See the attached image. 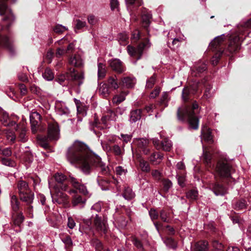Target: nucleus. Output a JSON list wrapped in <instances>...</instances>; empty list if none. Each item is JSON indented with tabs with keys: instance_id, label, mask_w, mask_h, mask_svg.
I'll list each match as a JSON object with an SVG mask.
<instances>
[{
	"instance_id": "473e14b6",
	"label": "nucleus",
	"mask_w": 251,
	"mask_h": 251,
	"mask_svg": "<svg viewBox=\"0 0 251 251\" xmlns=\"http://www.w3.org/2000/svg\"><path fill=\"white\" fill-rule=\"evenodd\" d=\"M208 242L205 241H201L195 244L196 251H206L208 249Z\"/></svg>"
},
{
	"instance_id": "603ef678",
	"label": "nucleus",
	"mask_w": 251,
	"mask_h": 251,
	"mask_svg": "<svg viewBox=\"0 0 251 251\" xmlns=\"http://www.w3.org/2000/svg\"><path fill=\"white\" fill-rule=\"evenodd\" d=\"M191 92V89L188 87H185L182 92V98L184 101L189 99L188 96Z\"/></svg>"
},
{
	"instance_id": "f704fd0d",
	"label": "nucleus",
	"mask_w": 251,
	"mask_h": 251,
	"mask_svg": "<svg viewBox=\"0 0 251 251\" xmlns=\"http://www.w3.org/2000/svg\"><path fill=\"white\" fill-rule=\"evenodd\" d=\"M9 115L5 111H3L2 112V119L1 121L2 122V124L5 126H12L16 125V122L14 121H11L8 124H7V122H8L9 120Z\"/></svg>"
},
{
	"instance_id": "7c9ffc66",
	"label": "nucleus",
	"mask_w": 251,
	"mask_h": 251,
	"mask_svg": "<svg viewBox=\"0 0 251 251\" xmlns=\"http://www.w3.org/2000/svg\"><path fill=\"white\" fill-rule=\"evenodd\" d=\"M117 118V114L113 111L109 110L107 112L105 115L102 117L101 119V123H105V119L106 118H108V120L114 122L116 120Z\"/></svg>"
},
{
	"instance_id": "f257e3e1",
	"label": "nucleus",
	"mask_w": 251,
	"mask_h": 251,
	"mask_svg": "<svg viewBox=\"0 0 251 251\" xmlns=\"http://www.w3.org/2000/svg\"><path fill=\"white\" fill-rule=\"evenodd\" d=\"M67 157L72 164L79 166L82 171L90 173L93 166L99 168L103 173L107 172L108 167L98 155L91 152L82 142L75 141L68 149Z\"/></svg>"
},
{
	"instance_id": "5fc2aeb1",
	"label": "nucleus",
	"mask_w": 251,
	"mask_h": 251,
	"mask_svg": "<svg viewBox=\"0 0 251 251\" xmlns=\"http://www.w3.org/2000/svg\"><path fill=\"white\" fill-rule=\"evenodd\" d=\"M110 4L111 9L112 11H119V3L118 0H110Z\"/></svg>"
},
{
	"instance_id": "2f4dec72",
	"label": "nucleus",
	"mask_w": 251,
	"mask_h": 251,
	"mask_svg": "<svg viewBox=\"0 0 251 251\" xmlns=\"http://www.w3.org/2000/svg\"><path fill=\"white\" fill-rule=\"evenodd\" d=\"M99 92L100 94L104 98L107 97L110 94L109 88L105 83L100 84Z\"/></svg>"
},
{
	"instance_id": "052dcab7",
	"label": "nucleus",
	"mask_w": 251,
	"mask_h": 251,
	"mask_svg": "<svg viewBox=\"0 0 251 251\" xmlns=\"http://www.w3.org/2000/svg\"><path fill=\"white\" fill-rule=\"evenodd\" d=\"M156 77L155 75L151 76L149 79L147 80L146 87L150 89L153 87L155 82Z\"/></svg>"
},
{
	"instance_id": "6e6d98bb",
	"label": "nucleus",
	"mask_w": 251,
	"mask_h": 251,
	"mask_svg": "<svg viewBox=\"0 0 251 251\" xmlns=\"http://www.w3.org/2000/svg\"><path fill=\"white\" fill-rule=\"evenodd\" d=\"M67 53V50H66L65 48L59 47L56 49L55 56L56 57L59 58Z\"/></svg>"
},
{
	"instance_id": "f3484780",
	"label": "nucleus",
	"mask_w": 251,
	"mask_h": 251,
	"mask_svg": "<svg viewBox=\"0 0 251 251\" xmlns=\"http://www.w3.org/2000/svg\"><path fill=\"white\" fill-rule=\"evenodd\" d=\"M69 64L75 67H81L83 65V60L79 54L70 56L68 59Z\"/></svg>"
},
{
	"instance_id": "423d86ee",
	"label": "nucleus",
	"mask_w": 251,
	"mask_h": 251,
	"mask_svg": "<svg viewBox=\"0 0 251 251\" xmlns=\"http://www.w3.org/2000/svg\"><path fill=\"white\" fill-rule=\"evenodd\" d=\"M149 47L150 45L149 41L146 40L145 42L139 44L136 48L128 46L127 47V51L130 55L137 56V59H139L142 54L143 50Z\"/></svg>"
},
{
	"instance_id": "4c0bfd02",
	"label": "nucleus",
	"mask_w": 251,
	"mask_h": 251,
	"mask_svg": "<svg viewBox=\"0 0 251 251\" xmlns=\"http://www.w3.org/2000/svg\"><path fill=\"white\" fill-rule=\"evenodd\" d=\"M3 45L5 47L8 48L10 50L12 49V46L11 40L7 36H3L0 39V45Z\"/></svg>"
},
{
	"instance_id": "ddd939ff",
	"label": "nucleus",
	"mask_w": 251,
	"mask_h": 251,
	"mask_svg": "<svg viewBox=\"0 0 251 251\" xmlns=\"http://www.w3.org/2000/svg\"><path fill=\"white\" fill-rule=\"evenodd\" d=\"M111 69L117 73L121 74L125 71L123 62L119 59H111L109 61Z\"/></svg>"
},
{
	"instance_id": "72a5a7b5",
	"label": "nucleus",
	"mask_w": 251,
	"mask_h": 251,
	"mask_svg": "<svg viewBox=\"0 0 251 251\" xmlns=\"http://www.w3.org/2000/svg\"><path fill=\"white\" fill-rule=\"evenodd\" d=\"M247 203L244 200H239L233 203L234 208L236 210H242L247 208Z\"/></svg>"
},
{
	"instance_id": "6e6552de",
	"label": "nucleus",
	"mask_w": 251,
	"mask_h": 251,
	"mask_svg": "<svg viewBox=\"0 0 251 251\" xmlns=\"http://www.w3.org/2000/svg\"><path fill=\"white\" fill-rule=\"evenodd\" d=\"M152 143L157 150H162L165 151H169L172 148V143L168 138H164L159 143V140L156 138L152 139Z\"/></svg>"
},
{
	"instance_id": "0e129e2a",
	"label": "nucleus",
	"mask_w": 251,
	"mask_h": 251,
	"mask_svg": "<svg viewBox=\"0 0 251 251\" xmlns=\"http://www.w3.org/2000/svg\"><path fill=\"white\" fill-rule=\"evenodd\" d=\"M62 241L67 247H70L73 244L72 240L69 236H67L62 238Z\"/></svg>"
},
{
	"instance_id": "2eb2a0df",
	"label": "nucleus",
	"mask_w": 251,
	"mask_h": 251,
	"mask_svg": "<svg viewBox=\"0 0 251 251\" xmlns=\"http://www.w3.org/2000/svg\"><path fill=\"white\" fill-rule=\"evenodd\" d=\"M134 142L138 148L144 154H147L150 152V149L148 148L149 144L148 140L144 138L136 139Z\"/></svg>"
},
{
	"instance_id": "37998d69",
	"label": "nucleus",
	"mask_w": 251,
	"mask_h": 251,
	"mask_svg": "<svg viewBox=\"0 0 251 251\" xmlns=\"http://www.w3.org/2000/svg\"><path fill=\"white\" fill-rule=\"evenodd\" d=\"M139 166L141 170L143 172H149L150 170V167L149 163L143 159L139 160Z\"/></svg>"
},
{
	"instance_id": "393cba45",
	"label": "nucleus",
	"mask_w": 251,
	"mask_h": 251,
	"mask_svg": "<svg viewBox=\"0 0 251 251\" xmlns=\"http://www.w3.org/2000/svg\"><path fill=\"white\" fill-rule=\"evenodd\" d=\"M136 83L134 77L127 76L122 79L120 84L124 87L129 88H132Z\"/></svg>"
},
{
	"instance_id": "774afa93",
	"label": "nucleus",
	"mask_w": 251,
	"mask_h": 251,
	"mask_svg": "<svg viewBox=\"0 0 251 251\" xmlns=\"http://www.w3.org/2000/svg\"><path fill=\"white\" fill-rule=\"evenodd\" d=\"M117 175L122 176L125 175L127 172L126 169H124L122 166H118L115 169Z\"/></svg>"
},
{
	"instance_id": "de8ad7c7",
	"label": "nucleus",
	"mask_w": 251,
	"mask_h": 251,
	"mask_svg": "<svg viewBox=\"0 0 251 251\" xmlns=\"http://www.w3.org/2000/svg\"><path fill=\"white\" fill-rule=\"evenodd\" d=\"M160 218L162 221L166 223H169L170 220L169 213L164 210L160 211Z\"/></svg>"
},
{
	"instance_id": "bf43d9fd",
	"label": "nucleus",
	"mask_w": 251,
	"mask_h": 251,
	"mask_svg": "<svg viewBox=\"0 0 251 251\" xmlns=\"http://www.w3.org/2000/svg\"><path fill=\"white\" fill-rule=\"evenodd\" d=\"M68 28L61 25H56L53 28V31L57 33H61L67 30Z\"/></svg>"
},
{
	"instance_id": "9d476101",
	"label": "nucleus",
	"mask_w": 251,
	"mask_h": 251,
	"mask_svg": "<svg viewBox=\"0 0 251 251\" xmlns=\"http://www.w3.org/2000/svg\"><path fill=\"white\" fill-rule=\"evenodd\" d=\"M59 136L58 125L56 122L49 124L48 138L50 140H57Z\"/></svg>"
},
{
	"instance_id": "c03bdc74",
	"label": "nucleus",
	"mask_w": 251,
	"mask_h": 251,
	"mask_svg": "<svg viewBox=\"0 0 251 251\" xmlns=\"http://www.w3.org/2000/svg\"><path fill=\"white\" fill-rule=\"evenodd\" d=\"M7 139L11 143H14L16 139L15 133L10 130H6L5 132Z\"/></svg>"
},
{
	"instance_id": "a211bd4d",
	"label": "nucleus",
	"mask_w": 251,
	"mask_h": 251,
	"mask_svg": "<svg viewBox=\"0 0 251 251\" xmlns=\"http://www.w3.org/2000/svg\"><path fill=\"white\" fill-rule=\"evenodd\" d=\"M55 108L56 112L60 115L68 116L70 113V111L65 103L61 101H56L55 102Z\"/></svg>"
},
{
	"instance_id": "cd10ccee",
	"label": "nucleus",
	"mask_w": 251,
	"mask_h": 251,
	"mask_svg": "<svg viewBox=\"0 0 251 251\" xmlns=\"http://www.w3.org/2000/svg\"><path fill=\"white\" fill-rule=\"evenodd\" d=\"M17 188L19 191V196L22 194H25L27 191H30L28 186L25 181L20 180L17 183Z\"/></svg>"
},
{
	"instance_id": "58836bf2",
	"label": "nucleus",
	"mask_w": 251,
	"mask_h": 251,
	"mask_svg": "<svg viewBox=\"0 0 251 251\" xmlns=\"http://www.w3.org/2000/svg\"><path fill=\"white\" fill-rule=\"evenodd\" d=\"M98 77L99 78H102L104 77L106 74L105 66L103 64L101 63H99L98 64Z\"/></svg>"
},
{
	"instance_id": "4468645a",
	"label": "nucleus",
	"mask_w": 251,
	"mask_h": 251,
	"mask_svg": "<svg viewBox=\"0 0 251 251\" xmlns=\"http://www.w3.org/2000/svg\"><path fill=\"white\" fill-rule=\"evenodd\" d=\"M70 181L72 186L76 189H77L80 193L85 196L89 195V192L87 190L86 187L84 184H81L76 178L70 176Z\"/></svg>"
},
{
	"instance_id": "1a4fd4ad",
	"label": "nucleus",
	"mask_w": 251,
	"mask_h": 251,
	"mask_svg": "<svg viewBox=\"0 0 251 251\" xmlns=\"http://www.w3.org/2000/svg\"><path fill=\"white\" fill-rule=\"evenodd\" d=\"M94 223L97 230L100 233H105L107 230V220L105 218L102 219L97 214H96Z\"/></svg>"
},
{
	"instance_id": "3c124183",
	"label": "nucleus",
	"mask_w": 251,
	"mask_h": 251,
	"mask_svg": "<svg viewBox=\"0 0 251 251\" xmlns=\"http://www.w3.org/2000/svg\"><path fill=\"white\" fill-rule=\"evenodd\" d=\"M198 196V192L197 190H191L188 192L186 194L187 198L192 200H195L197 199Z\"/></svg>"
},
{
	"instance_id": "412c9836",
	"label": "nucleus",
	"mask_w": 251,
	"mask_h": 251,
	"mask_svg": "<svg viewBox=\"0 0 251 251\" xmlns=\"http://www.w3.org/2000/svg\"><path fill=\"white\" fill-rule=\"evenodd\" d=\"M19 126L16 124V130L18 131V140L19 142L25 143L28 140V135H27V130L25 127H22L18 130Z\"/></svg>"
},
{
	"instance_id": "b1692460",
	"label": "nucleus",
	"mask_w": 251,
	"mask_h": 251,
	"mask_svg": "<svg viewBox=\"0 0 251 251\" xmlns=\"http://www.w3.org/2000/svg\"><path fill=\"white\" fill-rule=\"evenodd\" d=\"M210 187L217 196L223 195L226 193L225 188L218 183H212L210 185Z\"/></svg>"
},
{
	"instance_id": "8fccbe9b",
	"label": "nucleus",
	"mask_w": 251,
	"mask_h": 251,
	"mask_svg": "<svg viewBox=\"0 0 251 251\" xmlns=\"http://www.w3.org/2000/svg\"><path fill=\"white\" fill-rule=\"evenodd\" d=\"M1 162L3 165L9 167H14L16 165V163L13 160L7 158H2Z\"/></svg>"
},
{
	"instance_id": "09e8293b",
	"label": "nucleus",
	"mask_w": 251,
	"mask_h": 251,
	"mask_svg": "<svg viewBox=\"0 0 251 251\" xmlns=\"http://www.w3.org/2000/svg\"><path fill=\"white\" fill-rule=\"evenodd\" d=\"M118 39L120 44L125 46L127 43L128 37L126 33H121L118 35Z\"/></svg>"
},
{
	"instance_id": "338daca9",
	"label": "nucleus",
	"mask_w": 251,
	"mask_h": 251,
	"mask_svg": "<svg viewBox=\"0 0 251 251\" xmlns=\"http://www.w3.org/2000/svg\"><path fill=\"white\" fill-rule=\"evenodd\" d=\"M203 157L204 161L206 164H208L210 162L211 159V153L206 151L203 150Z\"/></svg>"
},
{
	"instance_id": "4d7b16f0",
	"label": "nucleus",
	"mask_w": 251,
	"mask_h": 251,
	"mask_svg": "<svg viewBox=\"0 0 251 251\" xmlns=\"http://www.w3.org/2000/svg\"><path fill=\"white\" fill-rule=\"evenodd\" d=\"M169 95L167 92H164L162 93L160 100V104H164L165 106H167V102L169 100Z\"/></svg>"
},
{
	"instance_id": "ea45409f",
	"label": "nucleus",
	"mask_w": 251,
	"mask_h": 251,
	"mask_svg": "<svg viewBox=\"0 0 251 251\" xmlns=\"http://www.w3.org/2000/svg\"><path fill=\"white\" fill-rule=\"evenodd\" d=\"M43 76L47 80L50 81L54 78V74L50 69L47 68L43 74Z\"/></svg>"
},
{
	"instance_id": "c756f323",
	"label": "nucleus",
	"mask_w": 251,
	"mask_h": 251,
	"mask_svg": "<svg viewBox=\"0 0 251 251\" xmlns=\"http://www.w3.org/2000/svg\"><path fill=\"white\" fill-rule=\"evenodd\" d=\"M202 138L206 141H211L212 140L211 132L209 128L204 126L201 129Z\"/></svg>"
},
{
	"instance_id": "7ed1b4c3",
	"label": "nucleus",
	"mask_w": 251,
	"mask_h": 251,
	"mask_svg": "<svg viewBox=\"0 0 251 251\" xmlns=\"http://www.w3.org/2000/svg\"><path fill=\"white\" fill-rule=\"evenodd\" d=\"M49 188L51 195L52 201L58 203H66L68 202V196L58 187V185H54L49 182Z\"/></svg>"
},
{
	"instance_id": "5701e85b",
	"label": "nucleus",
	"mask_w": 251,
	"mask_h": 251,
	"mask_svg": "<svg viewBox=\"0 0 251 251\" xmlns=\"http://www.w3.org/2000/svg\"><path fill=\"white\" fill-rule=\"evenodd\" d=\"M142 13L143 25L147 29L151 23L150 20L151 18V14L145 8L143 9Z\"/></svg>"
},
{
	"instance_id": "9b49d317",
	"label": "nucleus",
	"mask_w": 251,
	"mask_h": 251,
	"mask_svg": "<svg viewBox=\"0 0 251 251\" xmlns=\"http://www.w3.org/2000/svg\"><path fill=\"white\" fill-rule=\"evenodd\" d=\"M54 179L56 183L52 182L49 180V182L53 183L54 185H58V187L63 191H67L68 190V185L64 183V181L66 179V176L62 173H57L54 176Z\"/></svg>"
},
{
	"instance_id": "13d9d810",
	"label": "nucleus",
	"mask_w": 251,
	"mask_h": 251,
	"mask_svg": "<svg viewBox=\"0 0 251 251\" xmlns=\"http://www.w3.org/2000/svg\"><path fill=\"white\" fill-rule=\"evenodd\" d=\"M0 153L3 156L9 157L11 155L12 151L10 148H0Z\"/></svg>"
},
{
	"instance_id": "dca6fc26",
	"label": "nucleus",
	"mask_w": 251,
	"mask_h": 251,
	"mask_svg": "<svg viewBox=\"0 0 251 251\" xmlns=\"http://www.w3.org/2000/svg\"><path fill=\"white\" fill-rule=\"evenodd\" d=\"M30 122L31 130L35 133L37 130V126L41 120V115L37 112H33L30 115Z\"/></svg>"
},
{
	"instance_id": "680f3d73",
	"label": "nucleus",
	"mask_w": 251,
	"mask_h": 251,
	"mask_svg": "<svg viewBox=\"0 0 251 251\" xmlns=\"http://www.w3.org/2000/svg\"><path fill=\"white\" fill-rule=\"evenodd\" d=\"M86 23L84 21H82L80 20H77L76 21V25L75 27V30L78 29H82L83 28L86 27Z\"/></svg>"
},
{
	"instance_id": "39448f33",
	"label": "nucleus",
	"mask_w": 251,
	"mask_h": 251,
	"mask_svg": "<svg viewBox=\"0 0 251 251\" xmlns=\"http://www.w3.org/2000/svg\"><path fill=\"white\" fill-rule=\"evenodd\" d=\"M69 193L72 196V204L73 207H78L82 208L84 207L86 199L78 194L77 191L74 189H71Z\"/></svg>"
},
{
	"instance_id": "bb28decb",
	"label": "nucleus",
	"mask_w": 251,
	"mask_h": 251,
	"mask_svg": "<svg viewBox=\"0 0 251 251\" xmlns=\"http://www.w3.org/2000/svg\"><path fill=\"white\" fill-rule=\"evenodd\" d=\"M163 158V155L160 153L154 152L151 154L149 159L153 164H158L161 162Z\"/></svg>"
},
{
	"instance_id": "6ab92c4d",
	"label": "nucleus",
	"mask_w": 251,
	"mask_h": 251,
	"mask_svg": "<svg viewBox=\"0 0 251 251\" xmlns=\"http://www.w3.org/2000/svg\"><path fill=\"white\" fill-rule=\"evenodd\" d=\"M240 42L238 36H235L231 39L228 47V51L231 52H234L240 49Z\"/></svg>"
},
{
	"instance_id": "c9c22d12",
	"label": "nucleus",
	"mask_w": 251,
	"mask_h": 251,
	"mask_svg": "<svg viewBox=\"0 0 251 251\" xmlns=\"http://www.w3.org/2000/svg\"><path fill=\"white\" fill-rule=\"evenodd\" d=\"M127 93L125 92H122L119 95H115L112 100V101L116 104H119L121 102H123L125 100L126 96Z\"/></svg>"
},
{
	"instance_id": "69168bd1",
	"label": "nucleus",
	"mask_w": 251,
	"mask_h": 251,
	"mask_svg": "<svg viewBox=\"0 0 251 251\" xmlns=\"http://www.w3.org/2000/svg\"><path fill=\"white\" fill-rule=\"evenodd\" d=\"M69 43L67 37H64L62 39L57 41L56 44H57L59 47H62L64 48L65 45H67Z\"/></svg>"
},
{
	"instance_id": "864d4df0",
	"label": "nucleus",
	"mask_w": 251,
	"mask_h": 251,
	"mask_svg": "<svg viewBox=\"0 0 251 251\" xmlns=\"http://www.w3.org/2000/svg\"><path fill=\"white\" fill-rule=\"evenodd\" d=\"M126 4L128 8L133 5L140 6L142 4V1L141 0H125Z\"/></svg>"
},
{
	"instance_id": "a18cd8bd",
	"label": "nucleus",
	"mask_w": 251,
	"mask_h": 251,
	"mask_svg": "<svg viewBox=\"0 0 251 251\" xmlns=\"http://www.w3.org/2000/svg\"><path fill=\"white\" fill-rule=\"evenodd\" d=\"M108 83L111 88H113L114 90L118 89L119 87V85L116 76L110 77L108 80Z\"/></svg>"
},
{
	"instance_id": "e433bc0d",
	"label": "nucleus",
	"mask_w": 251,
	"mask_h": 251,
	"mask_svg": "<svg viewBox=\"0 0 251 251\" xmlns=\"http://www.w3.org/2000/svg\"><path fill=\"white\" fill-rule=\"evenodd\" d=\"M123 196L126 200H129L133 198L135 196L134 193L131 188L128 187H125Z\"/></svg>"
},
{
	"instance_id": "c85d7f7f",
	"label": "nucleus",
	"mask_w": 251,
	"mask_h": 251,
	"mask_svg": "<svg viewBox=\"0 0 251 251\" xmlns=\"http://www.w3.org/2000/svg\"><path fill=\"white\" fill-rule=\"evenodd\" d=\"M142 110L140 109L132 110L130 113V121L135 123L141 118Z\"/></svg>"
},
{
	"instance_id": "f8f14e48",
	"label": "nucleus",
	"mask_w": 251,
	"mask_h": 251,
	"mask_svg": "<svg viewBox=\"0 0 251 251\" xmlns=\"http://www.w3.org/2000/svg\"><path fill=\"white\" fill-rule=\"evenodd\" d=\"M20 199L26 203L27 205H30L33 201L34 195L30 191H28L25 194H22L20 196ZM33 207L31 205H29L27 207V211L29 214H32Z\"/></svg>"
},
{
	"instance_id": "e2e57ef3",
	"label": "nucleus",
	"mask_w": 251,
	"mask_h": 251,
	"mask_svg": "<svg viewBox=\"0 0 251 251\" xmlns=\"http://www.w3.org/2000/svg\"><path fill=\"white\" fill-rule=\"evenodd\" d=\"M93 245L95 247L96 251H102L104 249L101 243L98 240L93 242Z\"/></svg>"
},
{
	"instance_id": "f03ea898",
	"label": "nucleus",
	"mask_w": 251,
	"mask_h": 251,
	"mask_svg": "<svg viewBox=\"0 0 251 251\" xmlns=\"http://www.w3.org/2000/svg\"><path fill=\"white\" fill-rule=\"evenodd\" d=\"M198 104L195 102L192 107H185L183 109L179 108L177 110V116L179 120L187 119L189 127L194 129H197L199 127V118L195 115V110L198 109Z\"/></svg>"
},
{
	"instance_id": "a878e982",
	"label": "nucleus",
	"mask_w": 251,
	"mask_h": 251,
	"mask_svg": "<svg viewBox=\"0 0 251 251\" xmlns=\"http://www.w3.org/2000/svg\"><path fill=\"white\" fill-rule=\"evenodd\" d=\"M223 42L224 37L222 36H218L210 43L209 47L213 50H218Z\"/></svg>"
},
{
	"instance_id": "20e7f679",
	"label": "nucleus",
	"mask_w": 251,
	"mask_h": 251,
	"mask_svg": "<svg viewBox=\"0 0 251 251\" xmlns=\"http://www.w3.org/2000/svg\"><path fill=\"white\" fill-rule=\"evenodd\" d=\"M69 78H71L72 80H79V85H80L82 83L81 80L84 78V75L82 73H75V69L70 68L69 73H67L66 75L63 74L58 76L57 81L61 85H65V81Z\"/></svg>"
},
{
	"instance_id": "49530a36",
	"label": "nucleus",
	"mask_w": 251,
	"mask_h": 251,
	"mask_svg": "<svg viewBox=\"0 0 251 251\" xmlns=\"http://www.w3.org/2000/svg\"><path fill=\"white\" fill-rule=\"evenodd\" d=\"M11 204L13 210L16 211L19 208V202L16 196L12 195L11 196Z\"/></svg>"
},
{
	"instance_id": "0eeeda50",
	"label": "nucleus",
	"mask_w": 251,
	"mask_h": 251,
	"mask_svg": "<svg viewBox=\"0 0 251 251\" xmlns=\"http://www.w3.org/2000/svg\"><path fill=\"white\" fill-rule=\"evenodd\" d=\"M231 167L226 162H218L216 168V174L220 177L226 178L230 176Z\"/></svg>"
},
{
	"instance_id": "aec40b11",
	"label": "nucleus",
	"mask_w": 251,
	"mask_h": 251,
	"mask_svg": "<svg viewBox=\"0 0 251 251\" xmlns=\"http://www.w3.org/2000/svg\"><path fill=\"white\" fill-rule=\"evenodd\" d=\"M207 69L206 65L203 62L199 61L195 64L192 69V74L195 76H197L198 75L205 71Z\"/></svg>"
},
{
	"instance_id": "a19ab883",
	"label": "nucleus",
	"mask_w": 251,
	"mask_h": 251,
	"mask_svg": "<svg viewBox=\"0 0 251 251\" xmlns=\"http://www.w3.org/2000/svg\"><path fill=\"white\" fill-rule=\"evenodd\" d=\"M14 224L15 226H20L24 220V216L22 213H19L13 216Z\"/></svg>"
},
{
	"instance_id": "4be33fe9",
	"label": "nucleus",
	"mask_w": 251,
	"mask_h": 251,
	"mask_svg": "<svg viewBox=\"0 0 251 251\" xmlns=\"http://www.w3.org/2000/svg\"><path fill=\"white\" fill-rule=\"evenodd\" d=\"M0 15H6V17L3 19L6 21L9 19L10 21L13 20V16L10 9H8L7 5L4 3H0Z\"/></svg>"
},
{
	"instance_id": "79ce46f5",
	"label": "nucleus",
	"mask_w": 251,
	"mask_h": 251,
	"mask_svg": "<svg viewBox=\"0 0 251 251\" xmlns=\"http://www.w3.org/2000/svg\"><path fill=\"white\" fill-rule=\"evenodd\" d=\"M163 185V190L164 191L167 192L169 189L172 188L173 184L171 180L168 179H164L162 181Z\"/></svg>"
}]
</instances>
